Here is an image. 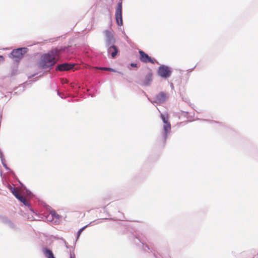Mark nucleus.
<instances>
[{
  "label": "nucleus",
  "mask_w": 258,
  "mask_h": 258,
  "mask_svg": "<svg viewBox=\"0 0 258 258\" xmlns=\"http://www.w3.org/2000/svg\"><path fill=\"white\" fill-rule=\"evenodd\" d=\"M57 95L61 98H65L66 97V95L63 93H61L59 91H57Z\"/></svg>",
  "instance_id": "dca6fc26"
},
{
  "label": "nucleus",
  "mask_w": 258,
  "mask_h": 258,
  "mask_svg": "<svg viewBox=\"0 0 258 258\" xmlns=\"http://www.w3.org/2000/svg\"><path fill=\"white\" fill-rule=\"evenodd\" d=\"M158 110H159V113H161V111H160V110H159V109H158Z\"/></svg>",
  "instance_id": "a878e982"
},
{
  "label": "nucleus",
  "mask_w": 258,
  "mask_h": 258,
  "mask_svg": "<svg viewBox=\"0 0 258 258\" xmlns=\"http://www.w3.org/2000/svg\"><path fill=\"white\" fill-rule=\"evenodd\" d=\"M20 202L23 203L24 205H26L27 204V202L25 199L22 196L21 194H20L17 197H16Z\"/></svg>",
  "instance_id": "4468645a"
},
{
  "label": "nucleus",
  "mask_w": 258,
  "mask_h": 258,
  "mask_svg": "<svg viewBox=\"0 0 258 258\" xmlns=\"http://www.w3.org/2000/svg\"><path fill=\"white\" fill-rule=\"evenodd\" d=\"M131 66L132 67H137V64L135 63H131Z\"/></svg>",
  "instance_id": "6ab92c4d"
},
{
  "label": "nucleus",
  "mask_w": 258,
  "mask_h": 258,
  "mask_svg": "<svg viewBox=\"0 0 258 258\" xmlns=\"http://www.w3.org/2000/svg\"><path fill=\"white\" fill-rule=\"evenodd\" d=\"M3 59V56L2 55H0V60Z\"/></svg>",
  "instance_id": "412c9836"
},
{
  "label": "nucleus",
  "mask_w": 258,
  "mask_h": 258,
  "mask_svg": "<svg viewBox=\"0 0 258 258\" xmlns=\"http://www.w3.org/2000/svg\"><path fill=\"white\" fill-rule=\"evenodd\" d=\"M59 54V51L56 49L44 54L38 62L39 68L41 69H51L58 61Z\"/></svg>",
  "instance_id": "f257e3e1"
},
{
  "label": "nucleus",
  "mask_w": 258,
  "mask_h": 258,
  "mask_svg": "<svg viewBox=\"0 0 258 258\" xmlns=\"http://www.w3.org/2000/svg\"><path fill=\"white\" fill-rule=\"evenodd\" d=\"M152 76L153 74L151 72H149L146 75L143 82L144 85L146 86L150 85L152 81Z\"/></svg>",
  "instance_id": "9d476101"
},
{
  "label": "nucleus",
  "mask_w": 258,
  "mask_h": 258,
  "mask_svg": "<svg viewBox=\"0 0 258 258\" xmlns=\"http://www.w3.org/2000/svg\"><path fill=\"white\" fill-rule=\"evenodd\" d=\"M173 87V84H171V87Z\"/></svg>",
  "instance_id": "b1692460"
},
{
  "label": "nucleus",
  "mask_w": 258,
  "mask_h": 258,
  "mask_svg": "<svg viewBox=\"0 0 258 258\" xmlns=\"http://www.w3.org/2000/svg\"><path fill=\"white\" fill-rule=\"evenodd\" d=\"M166 98V93L164 92H161L157 94L153 99L150 100V101L153 104H162L165 102Z\"/></svg>",
  "instance_id": "0eeeda50"
},
{
  "label": "nucleus",
  "mask_w": 258,
  "mask_h": 258,
  "mask_svg": "<svg viewBox=\"0 0 258 258\" xmlns=\"http://www.w3.org/2000/svg\"><path fill=\"white\" fill-rule=\"evenodd\" d=\"M68 83H69V82L67 79H62L61 80V83L62 84H68Z\"/></svg>",
  "instance_id": "a211bd4d"
},
{
  "label": "nucleus",
  "mask_w": 258,
  "mask_h": 258,
  "mask_svg": "<svg viewBox=\"0 0 258 258\" xmlns=\"http://www.w3.org/2000/svg\"><path fill=\"white\" fill-rule=\"evenodd\" d=\"M43 252L44 253L45 255L47 258H55L53 256V254L51 250L48 248H44L43 249Z\"/></svg>",
  "instance_id": "f8f14e48"
},
{
  "label": "nucleus",
  "mask_w": 258,
  "mask_h": 258,
  "mask_svg": "<svg viewBox=\"0 0 258 258\" xmlns=\"http://www.w3.org/2000/svg\"><path fill=\"white\" fill-rule=\"evenodd\" d=\"M101 69L103 70L108 71H110V72H117L119 74H121V72H117L116 70H115L114 69H112L111 68L103 67V68H102Z\"/></svg>",
  "instance_id": "2eb2a0df"
},
{
  "label": "nucleus",
  "mask_w": 258,
  "mask_h": 258,
  "mask_svg": "<svg viewBox=\"0 0 258 258\" xmlns=\"http://www.w3.org/2000/svg\"><path fill=\"white\" fill-rule=\"evenodd\" d=\"M105 35V46H109V49H114V44L115 43V39L112 32L109 30H106L104 31Z\"/></svg>",
  "instance_id": "f03ea898"
},
{
  "label": "nucleus",
  "mask_w": 258,
  "mask_h": 258,
  "mask_svg": "<svg viewBox=\"0 0 258 258\" xmlns=\"http://www.w3.org/2000/svg\"><path fill=\"white\" fill-rule=\"evenodd\" d=\"M85 227H86V226L81 228L78 231V233H77V238H78L79 237V236H80L81 233H82V232L83 231V230L85 229Z\"/></svg>",
  "instance_id": "f3484780"
},
{
  "label": "nucleus",
  "mask_w": 258,
  "mask_h": 258,
  "mask_svg": "<svg viewBox=\"0 0 258 258\" xmlns=\"http://www.w3.org/2000/svg\"><path fill=\"white\" fill-rule=\"evenodd\" d=\"M71 87H72V88H73V87H74V86H73V85H71Z\"/></svg>",
  "instance_id": "393cba45"
},
{
  "label": "nucleus",
  "mask_w": 258,
  "mask_h": 258,
  "mask_svg": "<svg viewBox=\"0 0 258 258\" xmlns=\"http://www.w3.org/2000/svg\"><path fill=\"white\" fill-rule=\"evenodd\" d=\"M158 75L162 78L167 79L170 77L172 71L171 69L165 65H161L158 69Z\"/></svg>",
  "instance_id": "20e7f679"
},
{
  "label": "nucleus",
  "mask_w": 258,
  "mask_h": 258,
  "mask_svg": "<svg viewBox=\"0 0 258 258\" xmlns=\"http://www.w3.org/2000/svg\"><path fill=\"white\" fill-rule=\"evenodd\" d=\"M114 47V49H109V46L106 47L108 53L110 54L112 58H115L118 52V49L115 44Z\"/></svg>",
  "instance_id": "9b49d317"
},
{
  "label": "nucleus",
  "mask_w": 258,
  "mask_h": 258,
  "mask_svg": "<svg viewBox=\"0 0 258 258\" xmlns=\"http://www.w3.org/2000/svg\"><path fill=\"white\" fill-rule=\"evenodd\" d=\"M52 215H55V212H54V213H53V214H52Z\"/></svg>",
  "instance_id": "5701e85b"
},
{
  "label": "nucleus",
  "mask_w": 258,
  "mask_h": 258,
  "mask_svg": "<svg viewBox=\"0 0 258 258\" xmlns=\"http://www.w3.org/2000/svg\"><path fill=\"white\" fill-rule=\"evenodd\" d=\"M140 59L142 62L147 63L150 62L152 64L155 63V60L153 59L148 54L142 50H139Z\"/></svg>",
  "instance_id": "6e6552de"
},
{
  "label": "nucleus",
  "mask_w": 258,
  "mask_h": 258,
  "mask_svg": "<svg viewBox=\"0 0 258 258\" xmlns=\"http://www.w3.org/2000/svg\"><path fill=\"white\" fill-rule=\"evenodd\" d=\"M182 113H188V112H187V111H183V112H182Z\"/></svg>",
  "instance_id": "4be33fe9"
},
{
  "label": "nucleus",
  "mask_w": 258,
  "mask_h": 258,
  "mask_svg": "<svg viewBox=\"0 0 258 258\" xmlns=\"http://www.w3.org/2000/svg\"><path fill=\"white\" fill-rule=\"evenodd\" d=\"M10 189L16 198L20 194V190L18 188L11 187Z\"/></svg>",
  "instance_id": "ddd939ff"
},
{
  "label": "nucleus",
  "mask_w": 258,
  "mask_h": 258,
  "mask_svg": "<svg viewBox=\"0 0 258 258\" xmlns=\"http://www.w3.org/2000/svg\"><path fill=\"white\" fill-rule=\"evenodd\" d=\"M74 66L69 63H63L58 64L56 68V70L59 71H68L73 68Z\"/></svg>",
  "instance_id": "1a4fd4ad"
},
{
  "label": "nucleus",
  "mask_w": 258,
  "mask_h": 258,
  "mask_svg": "<svg viewBox=\"0 0 258 258\" xmlns=\"http://www.w3.org/2000/svg\"><path fill=\"white\" fill-rule=\"evenodd\" d=\"M28 51V49L27 47L18 48L13 50L11 52V55L13 57L15 58L16 59V60L17 61L21 59Z\"/></svg>",
  "instance_id": "39448f33"
},
{
  "label": "nucleus",
  "mask_w": 258,
  "mask_h": 258,
  "mask_svg": "<svg viewBox=\"0 0 258 258\" xmlns=\"http://www.w3.org/2000/svg\"><path fill=\"white\" fill-rule=\"evenodd\" d=\"M70 258H75V254L72 255L71 253L70 254Z\"/></svg>",
  "instance_id": "aec40b11"
},
{
  "label": "nucleus",
  "mask_w": 258,
  "mask_h": 258,
  "mask_svg": "<svg viewBox=\"0 0 258 258\" xmlns=\"http://www.w3.org/2000/svg\"><path fill=\"white\" fill-rule=\"evenodd\" d=\"M115 19L117 24L121 26L123 24L122 18V0H119L115 10Z\"/></svg>",
  "instance_id": "423d86ee"
},
{
  "label": "nucleus",
  "mask_w": 258,
  "mask_h": 258,
  "mask_svg": "<svg viewBox=\"0 0 258 258\" xmlns=\"http://www.w3.org/2000/svg\"><path fill=\"white\" fill-rule=\"evenodd\" d=\"M161 117L164 123L163 128L164 133L163 134V137L165 141H166L168 134L170 133L171 130V125L168 121V114H161Z\"/></svg>",
  "instance_id": "7ed1b4c3"
}]
</instances>
